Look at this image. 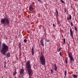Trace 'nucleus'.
Masks as SVG:
<instances>
[{
	"label": "nucleus",
	"mask_w": 78,
	"mask_h": 78,
	"mask_svg": "<svg viewBox=\"0 0 78 78\" xmlns=\"http://www.w3.org/2000/svg\"><path fill=\"white\" fill-rule=\"evenodd\" d=\"M9 50V47L5 43H3L2 44V48L1 49V52L3 55H5L6 52Z\"/></svg>",
	"instance_id": "obj_1"
},
{
	"label": "nucleus",
	"mask_w": 78,
	"mask_h": 78,
	"mask_svg": "<svg viewBox=\"0 0 78 78\" xmlns=\"http://www.w3.org/2000/svg\"><path fill=\"white\" fill-rule=\"evenodd\" d=\"M26 69H27V71L28 72V75L29 76V78H31V76H32V70L31 69V66L30 64V61H28L27 62L26 64Z\"/></svg>",
	"instance_id": "obj_2"
},
{
	"label": "nucleus",
	"mask_w": 78,
	"mask_h": 78,
	"mask_svg": "<svg viewBox=\"0 0 78 78\" xmlns=\"http://www.w3.org/2000/svg\"><path fill=\"white\" fill-rule=\"evenodd\" d=\"M1 23L3 25H4L5 23L7 24H9V20L7 17L4 16V18L1 19Z\"/></svg>",
	"instance_id": "obj_3"
},
{
	"label": "nucleus",
	"mask_w": 78,
	"mask_h": 78,
	"mask_svg": "<svg viewBox=\"0 0 78 78\" xmlns=\"http://www.w3.org/2000/svg\"><path fill=\"white\" fill-rule=\"evenodd\" d=\"M40 60L42 65H43V66L45 65V62H46V61L45 60V58L44 55H42L40 57Z\"/></svg>",
	"instance_id": "obj_4"
},
{
	"label": "nucleus",
	"mask_w": 78,
	"mask_h": 78,
	"mask_svg": "<svg viewBox=\"0 0 78 78\" xmlns=\"http://www.w3.org/2000/svg\"><path fill=\"white\" fill-rule=\"evenodd\" d=\"M70 30V35L71 37H72V38H73V31H72V29L71 28L69 29Z\"/></svg>",
	"instance_id": "obj_5"
},
{
	"label": "nucleus",
	"mask_w": 78,
	"mask_h": 78,
	"mask_svg": "<svg viewBox=\"0 0 78 78\" xmlns=\"http://www.w3.org/2000/svg\"><path fill=\"white\" fill-rule=\"evenodd\" d=\"M41 46L44 47V39H41L40 41Z\"/></svg>",
	"instance_id": "obj_6"
},
{
	"label": "nucleus",
	"mask_w": 78,
	"mask_h": 78,
	"mask_svg": "<svg viewBox=\"0 0 78 78\" xmlns=\"http://www.w3.org/2000/svg\"><path fill=\"white\" fill-rule=\"evenodd\" d=\"M23 72H24V69H21L20 72V74H23Z\"/></svg>",
	"instance_id": "obj_7"
},
{
	"label": "nucleus",
	"mask_w": 78,
	"mask_h": 78,
	"mask_svg": "<svg viewBox=\"0 0 78 78\" xmlns=\"http://www.w3.org/2000/svg\"><path fill=\"white\" fill-rule=\"evenodd\" d=\"M70 62H72V61H74V59H73V58L72 57H70Z\"/></svg>",
	"instance_id": "obj_8"
},
{
	"label": "nucleus",
	"mask_w": 78,
	"mask_h": 78,
	"mask_svg": "<svg viewBox=\"0 0 78 78\" xmlns=\"http://www.w3.org/2000/svg\"><path fill=\"white\" fill-rule=\"evenodd\" d=\"M72 19V16L70 14H69V18L68 17H67V20H71Z\"/></svg>",
	"instance_id": "obj_9"
},
{
	"label": "nucleus",
	"mask_w": 78,
	"mask_h": 78,
	"mask_svg": "<svg viewBox=\"0 0 78 78\" xmlns=\"http://www.w3.org/2000/svg\"><path fill=\"white\" fill-rule=\"evenodd\" d=\"M54 70L55 71H57V66H56V64H55L54 65Z\"/></svg>",
	"instance_id": "obj_10"
},
{
	"label": "nucleus",
	"mask_w": 78,
	"mask_h": 78,
	"mask_svg": "<svg viewBox=\"0 0 78 78\" xmlns=\"http://www.w3.org/2000/svg\"><path fill=\"white\" fill-rule=\"evenodd\" d=\"M29 10H30V11H33V7H32V6H30L29 7Z\"/></svg>",
	"instance_id": "obj_11"
},
{
	"label": "nucleus",
	"mask_w": 78,
	"mask_h": 78,
	"mask_svg": "<svg viewBox=\"0 0 78 78\" xmlns=\"http://www.w3.org/2000/svg\"><path fill=\"white\" fill-rule=\"evenodd\" d=\"M32 53L33 55H34V48L33 47L32 48Z\"/></svg>",
	"instance_id": "obj_12"
},
{
	"label": "nucleus",
	"mask_w": 78,
	"mask_h": 78,
	"mask_svg": "<svg viewBox=\"0 0 78 78\" xmlns=\"http://www.w3.org/2000/svg\"><path fill=\"white\" fill-rule=\"evenodd\" d=\"M6 57L7 58H9L10 57V53H7V55Z\"/></svg>",
	"instance_id": "obj_13"
},
{
	"label": "nucleus",
	"mask_w": 78,
	"mask_h": 78,
	"mask_svg": "<svg viewBox=\"0 0 78 78\" xmlns=\"http://www.w3.org/2000/svg\"><path fill=\"white\" fill-rule=\"evenodd\" d=\"M71 54H72V53L70 52L68 53V55H69V58L72 57V55H71Z\"/></svg>",
	"instance_id": "obj_14"
},
{
	"label": "nucleus",
	"mask_w": 78,
	"mask_h": 78,
	"mask_svg": "<svg viewBox=\"0 0 78 78\" xmlns=\"http://www.w3.org/2000/svg\"><path fill=\"white\" fill-rule=\"evenodd\" d=\"M19 45L20 49H21V43L20 42L19 43Z\"/></svg>",
	"instance_id": "obj_15"
},
{
	"label": "nucleus",
	"mask_w": 78,
	"mask_h": 78,
	"mask_svg": "<svg viewBox=\"0 0 78 78\" xmlns=\"http://www.w3.org/2000/svg\"><path fill=\"white\" fill-rule=\"evenodd\" d=\"M73 77L74 78H77L78 77V76L77 75H76L75 74H73Z\"/></svg>",
	"instance_id": "obj_16"
},
{
	"label": "nucleus",
	"mask_w": 78,
	"mask_h": 78,
	"mask_svg": "<svg viewBox=\"0 0 78 78\" xmlns=\"http://www.w3.org/2000/svg\"><path fill=\"white\" fill-rule=\"evenodd\" d=\"M65 77L64 78H66V75H67V71H65Z\"/></svg>",
	"instance_id": "obj_17"
},
{
	"label": "nucleus",
	"mask_w": 78,
	"mask_h": 78,
	"mask_svg": "<svg viewBox=\"0 0 78 78\" xmlns=\"http://www.w3.org/2000/svg\"><path fill=\"white\" fill-rule=\"evenodd\" d=\"M65 43H66V39L65 38L63 39V45L65 44Z\"/></svg>",
	"instance_id": "obj_18"
},
{
	"label": "nucleus",
	"mask_w": 78,
	"mask_h": 78,
	"mask_svg": "<svg viewBox=\"0 0 78 78\" xmlns=\"http://www.w3.org/2000/svg\"><path fill=\"white\" fill-rule=\"evenodd\" d=\"M75 30L76 31H78V30H77V28L76 27H74Z\"/></svg>",
	"instance_id": "obj_19"
},
{
	"label": "nucleus",
	"mask_w": 78,
	"mask_h": 78,
	"mask_svg": "<svg viewBox=\"0 0 78 78\" xmlns=\"http://www.w3.org/2000/svg\"><path fill=\"white\" fill-rule=\"evenodd\" d=\"M17 73V72H16V71H15L13 73V75H16V74Z\"/></svg>",
	"instance_id": "obj_20"
},
{
	"label": "nucleus",
	"mask_w": 78,
	"mask_h": 78,
	"mask_svg": "<svg viewBox=\"0 0 78 78\" xmlns=\"http://www.w3.org/2000/svg\"><path fill=\"white\" fill-rule=\"evenodd\" d=\"M27 39H24V41H23V42H27Z\"/></svg>",
	"instance_id": "obj_21"
},
{
	"label": "nucleus",
	"mask_w": 78,
	"mask_h": 78,
	"mask_svg": "<svg viewBox=\"0 0 78 78\" xmlns=\"http://www.w3.org/2000/svg\"><path fill=\"white\" fill-rule=\"evenodd\" d=\"M6 62H4V68H6Z\"/></svg>",
	"instance_id": "obj_22"
},
{
	"label": "nucleus",
	"mask_w": 78,
	"mask_h": 78,
	"mask_svg": "<svg viewBox=\"0 0 78 78\" xmlns=\"http://www.w3.org/2000/svg\"><path fill=\"white\" fill-rule=\"evenodd\" d=\"M55 11H56V12L57 13V14L58 16V10H57V9H56L55 10Z\"/></svg>",
	"instance_id": "obj_23"
},
{
	"label": "nucleus",
	"mask_w": 78,
	"mask_h": 78,
	"mask_svg": "<svg viewBox=\"0 0 78 78\" xmlns=\"http://www.w3.org/2000/svg\"><path fill=\"white\" fill-rule=\"evenodd\" d=\"M51 73H54V72H53V70L51 69Z\"/></svg>",
	"instance_id": "obj_24"
},
{
	"label": "nucleus",
	"mask_w": 78,
	"mask_h": 78,
	"mask_svg": "<svg viewBox=\"0 0 78 78\" xmlns=\"http://www.w3.org/2000/svg\"><path fill=\"white\" fill-rule=\"evenodd\" d=\"M60 1H61L62 3H64L65 2L64 1H63L62 0H60Z\"/></svg>",
	"instance_id": "obj_25"
},
{
	"label": "nucleus",
	"mask_w": 78,
	"mask_h": 78,
	"mask_svg": "<svg viewBox=\"0 0 78 78\" xmlns=\"http://www.w3.org/2000/svg\"><path fill=\"white\" fill-rule=\"evenodd\" d=\"M1 46H2V41H0V47H1Z\"/></svg>",
	"instance_id": "obj_26"
},
{
	"label": "nucleus",
	"mask_w": 78,
	"mask_h": 78,
	"mask_svg": "<svg viewBox=\"0 0 78 78\" xmlns=\"http://www.w3.org/2000/svg\"><path fill=\"white\" fill-rule=\"evenodd\" d=\"M71 23V26H72V27H73V22L71 23Z\"/></svg>",
	"instance_id": "obj_27"
},
{
	"label": "nucleus",
	"mask_w": 78,
	"mask_h": 78,
	"mask_svg": "<svg viewBox=\"0 0 78 78\" xmlns=\"http://www.w3.org/2000/svg\"><path fill=\"white\" fill-rule=\"evenodd\" d=\"M59 55H60V56H61V57H62V53H61V52H60L59 53Z\"/></svg>",
	"instance_id": "obj_28"
},
{
	"label": "nucleus",
	"mask_w": 78,
	"mask_h": 78,
	"mask_svg": "<svg viewBox=\"0 0 78 78\" xmlns=\"http://www.w3.org/2000/svg\"><path fill=\"white\" fill-rule=\"evenodd\" d=\"M61 48H60L58 50V52H59L60 51V50H61Z\"/></svg>",
	"instance_id": "obj_29"
},
{
	"label": "nucleus",
	"mask_w": 78,
	"mask_h": 78,
	"mask_svg": "<svg viewBox=\"0 0 78 78\" xmlns=\"http://www.w3.org/2000/svg\"><path fill=\"white\" fill-rule=\"evenodd\" d=\"M65 62H66V64H67V59L66 58V60H65Z\"/></svg>",
	"instance_id": "obj_30"
},
{
	"label": "nucleus",
	"mask_w": 78,
	"mask_h": 78,
	"mask_svg": "<svg viewBox=\"0 0 78 78\" xmlns=\"http://www.w3.org/2000/svg\"><path fill=\"white\" fill-rule=\"evenodd\" d=\"M50 41H49V40H47V42H49Z\"/></svg>",
	"instance_id": "obj_31"
},
{
	"label": "nucleus",
	"mask_w": 78,
	"mask_h": 78,
	"mask_svg": "<svg viewBox=\"0 0 78 78\" xmlns=\"http://www.w3.org/2000/svg\"><path fill=\"white\" fill-rule=\"evenodd\" d=\"M53 27H55V24H53Z\"/></svg>",
	"instance_id": "obj_32"
},
{
	"label": "nucleus",
	"mask_w": 78,
	"mask_h": 78,
	"mask_svg": "<svg viewBox=\"0 0 78 78\" xmlns=\"http://www.w3.org/2000/svg\"><path fill=\"white\" fill-rule=\"evenodd\" d=\"M65 12H66V9H65Z\"/></svg>",
	"instance_id": "obj_33"
},
{
	"label": "nucleus",
	"mask_w": 78,
	"mask_h": 78,
	"mask_svg": "<svg viewBox=\"0 0 78 78\" xmlns=\"http://www.w3.org/2000/svg\"><path fill=\"white\" fill-rule=\"evenodd\" d=\"M41 0H37V2H39V1H40Z\"/></svg>",
	"instance_id": "obj_34"
},
{
	"label": "nucleus",
	"mask_w": 78,
	"mask_h": 78,
	"mask_svg": "<svg viewBox=\"0 0 78 78\" xmlns=\"http://www.w3.org/2000/svg\"><path fill=\"white\" fill-rule=\"evenodd\" d=\"M16 78V77H15V78Z\"/></svg>",
	"instance_id": "obj_35"
}]
</instances>
